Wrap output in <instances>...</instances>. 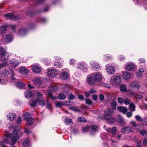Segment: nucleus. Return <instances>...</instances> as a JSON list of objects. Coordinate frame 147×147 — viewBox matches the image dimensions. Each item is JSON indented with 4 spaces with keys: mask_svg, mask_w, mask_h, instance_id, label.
<instances>
[{
    "mask_svg": "<svg viewBox=\"0 0 147 147\" xmlns=\"http://www.w3.org/2000/svg\"><path fill=\"white\" fill-rule=\"evenodd\" d=\"M18 137V130H15L10 134H6L2 143L10 144H15Z\"/></svg>",
    "mask_w": 147,
    "mask_h": 147,
    "instance_id": "1",
    "label": "nucleus"
},
{
    "mask_svg": "<svg viewBox=\"0 0 147 147\" xmlns=\"http://www.w3.org/2000/svg\"><path fill=\"white\" fill-rule=\"evenodd\" d=\"M87 82L88 83L92 85L96 82H99L102 80L101 76L99 74H93L89 75L87 78Z\"/></svg>",
    "mask_w": 147,
    "mask_h": 147,
    "instance_id": "2",
    "label": "nucleus"
},
{
    "mask_svg": "<svg viewBox=\"0 0 147 147\" xmlns=\"http://www.w3.org/2000/svg\"><path fill=\"white\" fill-rule=\"evenodd\" d=\"M0 55L1 56V60L2 61H5L9 57L8 53L3 48H0Z\"/></svg>",
    "mask_w": 147,
    "mask_h": 147,
    "instance_id": "3",
    "label": "nucleus"
},
{
    "mask_svg": "<svg viewBox=\"0 0 147 147\" xmlns=\"http://www.w3.org/2000/svg\"><path fill=\"white\" fill-rule=\"evenodd\" d=\"M134 130L129 126H125L121 129V132L123 134H128L130 132L132 133Z\"/></svg>",
    "mask_w": 147,
    "mask_h": 147,
    "instance_id": "4",
    "label": "nucleus"
},
{
    "mask_svg": "<svg viewBox=\"0 0 147 147\" xmlns=\"http://www.w3.org/2000/svg\"><path fill=\"white\" fill-rule=\"evenodd\" d=\"M104 117L105 119L109 123H112L114 122L115 120L113 117L108 114H106Z\"/></svg>",
    "mask_w": 147,
    "mask_h": 147,
    "instance_id": "5",
    "label": "nucleus"
},
{
    "mask_svg": "<svg viewBox=\"0 0 147 147\" xmlns=\"http://www.w3.org/2000/svg\"><path fill=\"white\" fill-rule=\"evenodd\" d=\"M4 16L6 18L11 19V20H15L17 17V16L15 15L14 13H10L5 14Z\"/></svg>",
    "mask_w": 147,
    "mask_h": 147,
    "instance_id": "6",
    "label": "nucleus"
},
{
    "mask_svg": "<svg viewBox=\"0 0 147 147\" xmlns=\"http://www.w3.org/2000/svg\"><path fill=\"white\" fill-rule=\"evenodd\" d=\"M2 39L4 40L6 43H8L12 41L13 37L12 35L9 34L7 35L5 37L3 36Z\"/></svg>",
    "mask_w": 147,
    "mask_h": 147,
    "instance_id": "7",
    "label": "nucleus"
},
{
    "mask_svg": "<svg viewBox=\"0 0 147 147\" xmlns=\"http://www.w3.org/2000/svg\"><path fill=\"white\" fill-rule=\"evenodd\" d=\"M29 72V70L24 66L20 67L19 70V72L22 74H26Z\"/></svg>",
    "mask_w": 147,
    "mask_h": 147,
    "instance_id": "8",
    "label": "nucleus"
},
{
    "mask_svg": "<svg viewBox=\"0 0 147 147\" xmlns=\"http://www.w3.org/2000/svg\"><path fill=\"white\" fill-rule=\"evenodd\" d=\"M129 86L134 90H137L139 89L140 85L138 83L136 82H134L129 84Z\"/></svg>",
    "mask_w": 147,
    "mask_h": 147,
    "instance_id": "9",
    "label": "nucleus"
},
{
    "mask_svg": "<svg viewBox=\"0 0 147 147\" xmlns=\"http://www.w3.org/2000/svg\"><path fill=\"white\" fill-rule=\"evenodd\" d=\"M7 119L10 121H13L16 118V115L15 113H10L7 115Z\"/></svg>",
    "mask_w": 147,
    "mask_h": 147,
    "instance_id": "10",
    "label": "nucleus"
},
{
    "mask_svg": "<svg viewBox=\"0 0 147 147\" xmlns=\"http://www.w3.org/2000/svg\"><path fill=\"white\" fill-rule=\"evenodd\" d=\"M114 83L116 84H119L121 82V78L119 76L114 77L111 79Z\"/></svg>",
    "mask_w": 147,
    "mask_h": 147,
    "instance_id": "11",
    "label": "nucleus"
},
{
    "mask_svg": "<svg viewBox=\"0 0 147 147\" xmlns=\"http://www.w3.org/2000/svg\"><path fill=\"white\" fill-rule=\"evenodd\" d=\"M22 145L23 147H29L30 145L29 139L28 138H26L24 139Z\"/></svg>",
    "mask_w": 147,
    "mask_h": 147,
    "instance_id": "12",
    "label": "nucleus"
},
{
    "mask_svg": "<svg viewBox=\"0 0 147 147\" xmlns=\"http://www.w3.org/2000/svg\"><path fill=\"white\" fill-rule=\"evenodd\" d=\"M57 74V71L55 69H52L49 71L48 74L49 75L52 77H55Z\"/></svg>",
    "mask_w": 147,
    "mask_h": 147,
    "instance_id": "13",
    "label": "nucleus"
},
{
    "mask_svg": "<svg viewBox=\"0 0 147 147\" xmlns=\"http://www.w3.org/2000/svg\"><path fill=\"white\" fill-rule=\"evenodd\" d=\"M115 68L112 66H110L108 67H107L106 68V71L107 72L110 74H113L115 73Z\"/></svg>",
    "mask_w": 147,
    "mask_h": 147,
    "instance_id": "14",
    "label": "nucleus"
},
{
    "mask_svg": "<svg viewBox=\"0 0 147 147\" xmlns=\"http://www.w3.org/2000/svg\"><path fill=\"white\" fill-rule=\"evenodd\" d=\"M130 74L128 72L125 71L122 73V77L126 80L130 79Z\"/></svg>",
    "mask_w": 147,
    "mask_h": 147,
    "instance_id": "15",
    "label": "nucleus"
},
{
    "mask_svg": "<svg viewBox=\"0 0 147 147\" xmlns=\"http://www.w3.org/2000/svg\"><path fill=\"white\" fill-rule=\"evenodd\" d=\"M32 70L33 72L37 73H40L41 71L40 68L36 65H34L32 68Z\"/></svg>",
    "mask_w": 147,
    "mask_h": 147,
    "instance_id": "16",
    "label": "nucleus"
},
{
    "mask_svg": "<svg viewBox=\"0 0 147 147\" xmlns=\"http://www.w3.org/2000/svg\"><path fill=\"white\" fill-rule=\"evenodd\" d=\"M117 109L119 111L122 112L123 114H125L127 111V109L126 108L122 107H119L117 108Z\"/></svg>",
    "mask_w": 147,
    "mask_h": 147,
    "instance_id": "17",
    "label": "nucleus"
},
{
    "mask_svg": "<svg viewBox=\"0 0 147 147\" xmlns=\"http://www.w3.org/2000/svg\"><path fill=\"white\" fill-rule=\"evenodd\" d=\"M98 129V126L92 125L90 126V129H91L90 133L92 134L93 133L96 131Z\"/></svg>",
    "mask_w": 147,
    "mask_h": 147,
    "instance_id": "18",
    "label": "nucleus"
},
{
    "mask_svg": "<svg viewBox=\"0 0 147 147\" xmlns=\"http://www.w3.org/2000/svg\"><path fill=\"white\" fill-rule=\"evenodd\" d=\"M32 94L33 93L32 91L29 90L26 91L24 94L25 96L28 98L31 97L32 95Z\"/></svg>",
    "mask_w": 147,
    "mask_h": 147,
    "instance_id": "19",
    "label": "nucleus"
},
{
    "mask_svg": "<svg viewBox=\"0 0 147 147\" xmlns=\"http://www.w3.org/2000/svg\"><path fill=\"white\" fill-rule=\"evenodd\" d=\"M144 70L143 69H139L136 73L137 76L138 78H141L142 76V73Z\"/></svg>",
    "mask_w": 147,
    "mask_h": 147,
    "instance_id": "20",
    "label": "nucleus"
},
{
    "mask_svg": "<svg viewBox=\"0 0 147 147\" xmlns=\"http://www.w3.org/2000/svg\"><path fill=\"white\" fill-rule=\"evenodd\" d=\"M120 90L122 92H127V87L126 85L124 84H121L120 86Z\"/></svg>",
    "mask_w": 147,
    "mask_h": 147,
    "instance_id": "21",
    "label": "nucleus"
},
{
    "mask_svg": "<svg viewBox=\"0 0 147 147\" xmlns=\"http://www.w3.org/2000/svg\"><path fill=\"white\" fill-rule=\"evenodd\" d=\"M117 121L122 124H125V121L123 118L120 115H119L117 117Z\"/></svg>",
    "mask_w": 147,
    "mask_h": 147,
    "instance_id": "22",
    "label": "nucleus"
},
{
    "mask_svg": "<svg viewBox=\"0 0 147 147\" xmlns=\"http://www.w3.org/2000/svg\"><path fill=\"white\" fill-rule=\"evenodd\" d=\"M69 75L66 72L62 73L61 75V77L63 79L67 80L68 78Z\"/></svg>",
    "mask_w": 147,
    "mask_h": 147,
    "instance_id": "23",
    "label": "nucleus"
},
{
    "mask_svg": "<svg viewBox=\"0 0 147 147\" xmlns=\"http://www.w3.org/2000/svg\"><path fill=\"white\" fill-rule=\"evenodd\" d=\"M8 26V25H5L4 26H2L0 27V31L1 33L3 34L5 33L6 31V30Z\"/></svg>",
    "mask_w": 147,
    "mask_h": 147,
    "instance_id": "24",
    "label": "nucleus"
},
{
    "mask_svg": "<svg viewBox=\"0 0 147 147\" xmlns=\"http://www.w3.org/2000/svg\"><path fill=\"white\" fill-rule=\"evenodd\" d=\"M92 66L93 69L95 71H97L99 69L100 66L97 63H92Z\"/></svg>",
    "mask_w": 147,
    "mask_h": 147,
    "instance_id": "25",
    "label": "nucleus"
},
{
    "mask_svg": "<svg viewBox=\"0 0 147 147\" xmlns=\"http://www.w3.org/2000/svg\"><path fill=\"white\" fill-rule=\"evenodd\" d=\"M37 102L39 105L42 106H44L45 105L46 102L42 98H40L38 100H37Z\"/></svg>",
    "mask_w": 147,
    "mask_h": 147,
    "instance_id": "26",
    "label": "nucleus"
},
{
    "mask_svg": "<svg viewBox=\"0 0 147 147\" xmlns=\"http://www.w3.org/2000/svg\"><path fill=\"white\" fill-rule=\"evenodd\" d=\"M34 81L35 84L36 85H39L42 83L41 79L39 78H36L34 80Z\"/></svg>",
    "mask_w": 147,
    "mask_h": 147,
    "instance_id": "27",
    "label": "nucleus"
},
{
    "mask_svg": "<svg viewBox=\"0 0 147 147\" xmlns=\"http://www.w3.org/2000/svg\"><path fill=\"white\" fill-rule=\"evenodd\" d=\"M9 74V71L7 69H4L2 71L1 76L3 77H5L8 76Z\"/></svg>",
    "mask_w": 147,
    "mask_h": 147,
    "instance_id": "28",
    "label": "nucleus"
},
{
    "mask_svg": "<svg viewBox=\"0 0 147 147\" xmlns=\"http://www.w3.org/2000/svg\"><path fill=\"white\" fill-rule=\"evenodd\" d=\"M34 122V119L31 117L27 119V124L30 125H32Z\"/></svg>",
    "mask_w": 147,
    "mask_h": 147,
    "instance_id": "29",
    "label": "nucleus"
},
{
    "mask_svg": "<svg viewBox=\"0 0 147 147\" xmlns=\"http://www.w3.org/2000/svg\"><path fill=\"white\" fill-rule=\"evenodd\" d=\"M134 68V64L132 63L128 65L126 67V69L128 71L132 70Z\"/></svg>",
    "mask_w": 147,
    "mask_h": 147,
    "instance_id": "30",
    "label": "nucleus"
},
{
    "mask_svg": "<svg viewBox=\"0 0 147 147\" xmlns=\"http://www.w3.org/2000/svg\"><path fill=\"white\" fill-rule=\"evenodd\" d=\"M111 106L113 110H115L116 107L117 105V103L116 101L114 100L111 103Z\"/></svg>",
    "mask_w": 147,
    "mask_h": 147,
    "instance_id": "31",
    "label": "nucleus"
},
{
    "mask_svg": "<svg viewBox=\"0 0 147 147\" xmlns=\"http://www.w3.org/2000/svg\"><path fill=\"white\" fill-rule=\"evenodd\" d=\"M58 98L60 100H63L65 98L66 96L64 94L61 93L58 95Z\"/></svg>",
    "mask_w": 147,
    "mask_h": 147,
    "instance_id": "32",
    "label": "nucleus"
},
{
    "mask_svg": "<svg viewBox=\"0 0 147 147\" xmlns=\"http://www.w3.org/2000/svg\"><path fill=\"white\" fill-rule=\"evenodd\" d=\"M11 64L14 66H17L18 64V62L15 59H12L10 61Z\"/></svg>",
    "mask_w": 147,
    "mask_h": 147,
    "instance_id": "33",
    "label": "nucleus"
},
{
    "mask_svg": "<svg viewBox=\"0 0 147 147\" xmlns=\"http://www.w3.org/2000/svg\"><path fill=\"white\" fill-rule=\"evenodd\" d=\"M37 102V99L33 100L32 101H30V104L32 107H34L36 106V103Z\"/></svg>",
    "mask_w": 147,
    "mask_h": 147,
    "instance_id": "34",
    "label": "nucleus"
},
{
    "mask_svg": "<svg viewBox=\"0 0 147 147\" xmlns=\"http://www.w3.org/2000/svg\"><path fill=\"white\" fill-rule=\"evenodd\" d=\"M130 110L131 111H134L135 110V106L134 104L131 103L129 105Z\"/></svg>",
    "mask_w": 147,
    "mask_h": 147,
    "instance_id": "35",
    "label": "nucleus"
},
{
    "mask_svg": "<svg viewBox=\"0 0 147 147\" xmlns=\"http://www.w3.org/2000/svg\"><path fill=\"white\" fill-rule=\"evenodd\" d=\"M65 121L66 125L70 124L72 122V120L71 119L66 118Z\"/></svg>",
    "mask_w": 147,
    "mask_h": 147,
    "instance_id": "36",
    "label": "nucleus"
},
{
    "mask_svg": "<svg viewBox=\"0 0 147 147\" xmlns=\"http://www.w3.org/2000/svg\"><path fill=\"white\" fill-rule=\"evenodd\" d=\"M90 129V126H86L85 127H84L82 128V131L84 132H88Z\"/></svg>",
    "mask_w": 147,
    "mask_h": 147,
    "instance_id": "37",
    "label": "nucleus"
},
{
    "mask_svg": "<svg viewBox=\"0 0 147 147\" xmlns=\"http://www.w3.org/2000/svg\"><path fill=\"white\" fill-rule=\"evenodd\" d=\"M26 32L25 29L24 28L20 29V30H19V34L22 35L26 33Z\"/></svg>",
    "mask_w": 147,
    "mask_h": 147,
    "instance_id": "38",
    "label": "nucleus"
},
{
    "mask_svg": "<svg viewBox=\"0 0 147 147\" xmlns=\"http://www.w3.org/2000/svg\"><path fill=\"white\" fill-rule=\"evenodd\" d=\"M37 97L36 98L37 100H38L40 98H42L43 96L42 94L40 92H37Z\"/></svg>",
    "mask_w": 147,
    "mask_h": 147,
    "instance_id": "39",
    "label": "nucleus"
},
{
    "mask_svg": "<svg viewBox=\"0 0 147 147\" xmlns=\"http://www.w3.org/2000/svg\"><path fill=\"white\" fill-rule=\"evenodd\" d=\"M77 121L78 122H86L87 120L83 117H79L77 119Z\"/></svg>",
    "mask_w": 147,
    "mask_h": 147,
    "instance_id": "40",
    "label": "nucleus"
},
{
    "mask_svg": "<svg viewBox=\"0 0 147 147\" xmlns=\"http://www.w3.org/2000/svg\"><path fill=\"white\" fill-rule=\"evenodd\" d=\"M127 91L130 93L131 95L133 96H136L137 95V94L136 93L134 92L131 89H129L127 90Z\"/></svg>",
    "mask_w": 147,
    "mask_h": 147,
    "instance_id": "41",
    "label": "nucleus"
},
{
    "mask_svg": "<svg viewBox=\"0 0 147 147\" xmlns=\"http://www.w3.org/2000/svg\"><path fill=\"white\" fill-rule=\"evenodd\" d=\"M57 67L60 68L62 67L61 63L60 62H56L54 64Z\"/></svg>",
    "mask_w": 147,
    "mask_h": 147,
    "instance_id": "42",
    "label": "nucleus"
},
{
    "mask_svg": "<svg viewBox=\"0 0 147 147\" xmlns=\"http://www.w3.org/2000/svg\"><path fill=\"white\" fill-rule=\"evenodd\" d=\"M25 86L24 83L21 81H19V88H23Z\"/></svg>",
    "mask_w": 147,
    "mask_h": 147,
    "instance_id": "43",
    "label": "nucleus"
},
{
    "mask_svg": "<svg viewBox=\"0 0 147 147\" xmlns=\"http://www.w3.org/2000/svg\"><path fill=\"white\" fill-rule=\"evenodd\" d=\"M48 95L49 96V97L51 98V99L52 100L54 99H56L57 98V97L56 96H53L52 94L50 92H48Z\"/></svg>",
    "mask_w": 147,
    "mask_h": 147,
    "instance_id": "44",
    "label": "nucleus"
},
{
    "mask_svg": "<svg viewBox=\"0 0 147 147\" xmlns=\"http://www.w3.org/2000/svg\"><path fill=\"white\" fill-rule=\"evenodd\" d=\"M55 104L56 107H60L63 105L62 103L61 102L55 101Z\"/></svg>",
    "mask_w": 147,
    "mask_h": 147,
    "instance_id": "45",
    "label": "nucleus"
},
{
    "mask_svg": "<svg viewBox=\"0 0 147 147\" xmlns=\"http://www.w3.org/2000/svg\"><path fill=\"white\" fill-rule=\"evenodd\" d=\"M142 121L143 124L147 126V117L143 119Z\"/></svg>",
    "mask_w": 147,
    "mask_h": 147,
    "instance_id": "46",
    "label": "nucleus"
},
{
    "mask_svg": "<svg viewBox=\"0 0 147 147\" xmlns=\"http://www.w3.org/2000/svg\"><path fill=\"white\" fill-rule=\"evenodd\" d=\"M117 129L115 127H113L111 130V133L113 135H115L116 134Z\"/></svg>",
    "mask_w": 147,
    "mask_h": 147,
    "instance_id": "47",
    "label": "nucleus"
},
{
    "mask_svg": "<svg viewBox=\"0 0 147 147\" xmlns=\"http://www.w3.org/2000/svg\"><path fill=\"white\" fill-rule=\"evenodd\" d=\"M101 85L107 88H110L111 87L110 85L106 83H102L101 84Z\"/></svg>",
    "mask_w": 147,
    "mask_h": 147,
    "instance_id": "48",
    "label": "nucleus"
},
{
    "mask_svg": "<svg viewBox=\"0 0 147 147\" xmlns=\"http://www.w3.org/2000/svg\"><path fill=\"white\" fill-rule=\"evenodd\" d=\"M86 101V103L88 105H90L92 104V101L89 99H86L85 100Z\"/></svg>",
    "mask_w": 147,
    "mask_h": 147,
    "instance_id": "49",
    "label": "nucleus"
},
{
    "mask_svg": "<svg viewBox=\"0 0 147 147\" xmlns=\"http://www.w3.org/2000/svg\"><path fill=\"white\" fill-rule=\"evenodd\" d=\"M68 98L69 100H73L75 98V96L72 94H70L68 96Z\"/></svg>",
    "mask_w": 147,
    "mask_h": 147,
    "instance_id": "50",
    "label": "nucleus"
},
{
    "mask_svg": "<svg viewBox=\"0 0 147 147\" xmlns=\"http://www.w3.org/2000/svg\"><path fill=\"white\" fill-rule=\"evenodd\" d=\"M139 132L141 134L142 136H144L146 133H147V129L143 131L140 130Z\"/></svg>",
    "mask_w": 147,
    "mask_h": 147,
    "instance_id": "51",
    "label": "nucleus"
},
{
    "mask_svg": "<svg viewBox=\"0 0 147 147\" xmlns=\"http://www.w3.org/2000/svg\"><path fill=\"white\" fill-rule=\"evenodd\" d=\"M124 102L126 105H128L130 103V100L128 98H126L124 100Z\"/></svg>",
    "mask_w": 147,
    "mask_h": 147,
    "instance_id": "52",
    "label": "nucleus"
},
{
    "mask_svg": "<svg viewBox=\"0 0 147 147\" xmlns=\"http://www.w3.org/2000/svg\"><path fill=\"white\" fill-rule=\"evenodd\" d=\"M1 65L2 68L3 67H4L7 66L8 65V63H7V62L5 61L2 63H1Z\"/></svg>",
    "mask_w": 147,
    "mask_h": 147,
    "instance_id": "53",
    "label": "nucleus"
},
{
    "mask_svg": "<svg viewBox=\"0 0 147 147\" xmlns=\"http://www.w3.org/2000/svg\"><path fill=\"white\" fill-rule=\"evenodd\" d=\"M99 98L100 100L101 101H103L104 99V97L103 95L102 94H99Z\"/></svg>",
    "mask_w": 147,
    "mask_h": 147,
    "instance_id": "54",
    "label": "nucleus"
},
{
    "mask_svg": "<svg viewBox=\"0 0 147 147\" xmlns=\"http://www.w3.org/2000/svg\"><path fill=\"white\" fill-rule=\"evenodd\" d=\"M135 118L136 119V120L138 121H142V118L139 115H136L135 117Z\"/></svg>",
    "mask_w": 147,
    "mask_h": 147,
    "instance_id": "55",
    "label": "nucleus"
},
{
    "mask_svg": "<svg viewBox=\"0 0 147 147\" xmlns=\"http://www.w3.org/2000/svg\"><path fill=\"white\" fill-rule=\"evenodd\" d=\"M69 109L73 111H78V109L76 107H70L69 108Z\"/></svg>",
    "mask_w": 147,
    "mask_h": 147,
    "instance_id": "56",
    "label": "nucleus"
},
{
    "mask_svg": "<svg viewBox=\"0 0 147 147\" xmlns=\"http://www.w3.org/2000/svg\"><path fill=\"white\" fill-rule=\"evenodd\" d=\"M46 103H47V107L49 109H51V105L47 100H46Z\"/></svg>",
    "mask_w": 147,
    "mask_h": 147,
    "instance_id": "57",
    "label": "nucleus"
},
{
    "mask_svg": "<svg viewBox=\"0 0 147 147\" xmlns=\"http://www.w3.org/2000/svg\"><path fill=\"white\" fill-rule=\"evenodd\" d=\"M123 99L121 97L119 98L118 99V101L120 103H121L123 102Z\"/></svg>",
    "mask_w": 147,
    "mask_h": 147,
    "instance_id": "58",
    "label": "nucleus"
},
{
    "mask_svg": "<svg viewBox=\"0 0 147 147\" xmlns=\"http://www.w3.org/2000/svg\"><path fill=\"white\" fill-rule=\"evenodd\" d=\"M14 74L13 73L12 74V75L10 77L11 78L13 82H14V81L16 80L15 78L14 77Z\"/></svg>",
    "mask_w": 147,
    "mask_h": 147,
    "instance_id": "59",
    "label": "nucleus"
},
{
    "mask_svg": "<svg viewBox=\"0 0 147 147\" xmlns=\"http://www.w3.org/2000/svg\"><path fill=\"white\" fill-rule=\"evenodd\" d=\"M132 113L131 112H128L127 114V116L129 118L130 117L132 116Z\"/></svg>",
    "mask_w": 147,
    "mask_h": 147,
    "instance_id": "60",
    "label": "nucleus"
},
{
    "mask_svg": "<svg viewBox=\"0 0 147 147\" xmlns=\"http://www.w3.org/2000/svg\"><path fill=\"white\" fill-rule=\"evenodd\" d=\"M84 67V65L82 64H80L78 65V68L80 69H83Z\"/></svg>",
    "mask_w": 147,
    "mask_h": 147,
    "instance_id": "61",
    "label": "nucleus"
},
{
    "mask_svg": "<svg viewBox=\"0 0 147 147\" xmlns=\"http://www.w3.org/2000/svg\"><path fill=\"white\" fill-rule=\"evenodd\" d=\"M92 98L94 100H96L98 98L97 96L96 95H93L92 96Z\"/></svg>",
    "mask_w": 147,
    "mask_h": 147,
    "instance_id": "62",
    "label": "nucleus"
},
{
    "mask_svg": "<svg viewBox=\"0 0 147 147\" xmlns=\"http://www.w3.org/2000/svg\"><path fill=\"white\" fill-rule=\"evenodd\" d=\"M78 98L79 99L83 100L84 99V96L82 95H78Z\"/></svg>",
    "mask_w": 147,
    "mask_h": 147,
    "instance_id": "63",
    "label": "nucleus"
},
{
    "mask_svg": "<svg viewBox=\"0 0 147 147\" xmlns=\"http://www.w3.org/2000/svg\"><path fill=\"white\" fill-rule=\"evenodd\" d=\"M143 144L144 145H147V139H144L143 140Z\"/></svg>",
    "mask_w": 147,
    "mask_h": 147,
    "instance_id": "64",
    "label": "nucleus"
}]
</instances>
